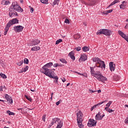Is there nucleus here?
Listing matches in <instances>:
<instances>
[{"label":"nucleus","mask_w":128,"mask_h":128,"mask_svg":"<svg viewBox=\"0 0 128 128\" xmlns=\"http://www.w3.org/2000/svg\"><path fill=\"white\" fill-rule=\"evenodd\" d=\"M62 42V40L59 39L56 41V44H58L60 42Z\"/></svg>","instance_id":"obj_35"},{"label":"nucleus","mask_w":128,"mask_h":128,"mask_svg":"<svg viewBox=\"0 0 128 128\" xmlns=\"http://www.w3.org/2000/svg\"><path fill=\"white\" fill-rule=\"evenodd\" d=\"M54 6H56V4H58V0H54L53 2Z\"/></svg>","instance_id":"obj_38"},{"label":"nucleus","mask_w":128,"mask_h":128,"mask_svg":"<svg viewBox=\"0 0 128 128\" xmlns=\"http://www.w3.org/2000/svg\"><path fill=\"white\" fill-rule=\"evenodd\" d=\"M24 26H18L14 27V30L16 32H21L24 30Z\"/></svg>","instance_id":"obj_11"},{"label":"nucleus","mask_w":128,"mask_h":128,"mask_svg":"<svg viewBox=\"0 0 128 128\" xmlns=\"http://www.w3.org/2000/svg\"><path fill=\"white\" fill-rule=\"evenodd\" d=\"M124 28H128V25H126Z\"/></svg>","instance_id":"obj_62"},{"label":"nucleus","mask_w":128,"mask_h":128,"mask_svg":"<svg viewBox=\"0 0 128 128\" xmlns=\"http://www.w3.org/2000/svg\"><path fill=\"white\" fill-rule=\"evenodd\" d=\"M42 4H48V0H40Z\"/></svg>","instance_id":"obj_30"},{"label":"nucleus","mask_w":128,"mask_h":128,"mask_svg":"<svg viewBox=\"0 0 128 128\" xmlns=\"http://www.w3.org/2000/svg\"><path fill=\"white\" fill-rule=\"evenodd\" d=\"M18 110H21V112H22V108H18Z\"/></svg>","instance_id":"obj_55"},{"label":"nucleus","mask_w":128,"mask_h":128,"mask_svg":"<svg viewBox=\"0 0 128 128\" xmlns=\"http://www.w3.org/2000/svg\"><path fill=\"white\" fill-rule=\"evenodd\" d=\"M3 88H4L2 87V86H0V92H2Z\"/></svg>","instance_id":"obj_52"},{"label":"nucleus","mask_w":128,"mask_h":128,"mask_svg":"<svg viewBox=\"0 0 128 128\" xmlns=\"http://www.w3.org/2000/svg\"><path fill=\"white\" fill-rule=\"evenodd\" d=\"M58 66H62V64H58Z\"/></svg>","instance_id":"obj_58"},{"label":"nucleus","mask_w":128,"mask_h":128,"mask_svg":"<svg viewBox=\"0 0 128 128\" xmlns=\"http://www.w3.org/2000/svg\"><path fill=\"white\" fill-rule=\"evenodd\" d=\"M60 104V100H59V101L57 102H56V105L58 106V104Z\"/></svg>","instance_id":"obj_49"},{"label":"nucleus","mask_w":128,"mask_h":128,"mask_svg":"<svg viewBox=\"0 0 128 128\" xmlns=\"http://www.w3.org/2000/svg\"><path fill=\"white\" fill-rule=\"evenodd\" d=\"M54 82H55V84H56V80H54Z\"/></svg>","instance_id":"obj_63"},{"label":"nucleus","mask_w":128,"mask_h":128,"mask_svg":"<svg viewBox=\"0 0 128 128\" xmlns=\"http://www.w3.org/2000/svg\"><path fill=\"white\" fill-rule=\"evenodd\" d=\"M112 10H114L111 9L110 10H107V12H108V14H110V12H112Z\"/></svg>","instance_id":"obj_46"},{"label":"nucleus","mask_w":128,"mask_h":128,"mask_svg":"<svg viewBox=\"0 0 128 128\" xmlns=\"http://www.w3.org/2000/svg\"><path fill=\"white\" fill-rule=\"evenodd\" d=\"M31 92H36V90L34 89H30Z\"/></svg>","instance_id":"obj_57"},{"label":"nucleus","mask_w":128,"mask_h":128,"mask_svg":"<svg viewBox=\"0 0 128 128\" xmlns=\"http://www.w3.org/2000/svg\"><path fill=\"white\" fill-rule=\"evenodd\" d=\"M3 4L5 6H8V4H10V1H8V0H4Z\"/></svg>","instance_id":"obj_28"},{"label":"nucleus","mask_w":128,"mask_h":128,"mask_svg":"<svg viewBox=\"0 0 128 128\" xmlns=\"http://www.w3.org/2000/svg\"><path fill=\"white\" fill-rule=\"evenodd\" d=\"M96 120H100V112H98L95 116Z\"/></svg>","instance_id":"obj_20"},{"label":"nucleus","mask_w":128,"mask_h":128,"mask_svg":"<svg viewBox=\"0 0 128 128\" xmlns=\"http://www.w3.org/2000/svg\"><path fill=\"white\" fill-rule=\"evenodd\" d=\"M124 122L126 123V124H128V118H127L126 120H124Z\"/></svg>","instance_id":"obj_54"},{"label":"nucleus","mask_w":128,"mask_h":128,"mask_svg":"<svg viewBox=\"0 0 128 128\" xmlns=\"http://www.w3.org/2000/svg\"><path fill=\"white\" fill-rule=\"evenodd\" d=\"M40 42V41L38 40H34L31 41L32 46H36V44H38Z\"/></svg>","instance_id":"obj_14"},{"label":"nucleus","mask_w":128,"mask_h":128,"mask_svg":"<svg viewBox=\"0 0 128 128\" xmlns=\"http://www.w3.org/2000/svg\"><path fill=\"white\" fill-rule=\"evenodd\" d=\"M89 92H90V94H92L94 92H96V91L92 90H89Z\"/></svg>","instance_id":"obj_48"},{"label":"nucleus","mask_w":128,"mask_h":128,"mask_svg":"<svg viewBox=\"0 0 128 128\" xmlns=\"http://www.w3.org/2000/svg\"><path fill=\"white\" fill-rule=\"evenodd\" d=\"M54 118H52V122H51V123L50 124V128L52 127V126H54Z\"/></svg>","instance_id":"obj_36"},{"label":"nucleus","mask_w":128,"mask_h":128,"mask_svg":"<svg viewBox=\"0 0 128 128\" xmlns=\"http://www.w3.org/2000/svg\"><path fill=\"white\" fill-rule=\"evenodd\" d=\"M104 110H106V112H110V113H112V112H114V110L108 107H105Z\"/></svg>","instance_id":"obj_23"},{"label":"nucleus","mask_w":128,"mask_h":128,"mask_svg":"<svg viewBox=\"0 0 128 128\" xmlns=\"http://www.w3.org/2000/svg\"><path fill=\"white\" fill-rule=\"evenodd\" d=\"M75 74H78L80 76H84V74H80V72H74Z\"/></svg>","instance_id":"obj_47"},{"label":"nucleus","mask_w":128,"mask_h":128,"mask_svg":"<svg viewBox=\"0 0 128 128\" xmlns=\"http://www.w3.org/2000/svg\"><path fill=\"white\" fill-rule=\"evenodd\" d=\"M81 49H82V48L80 47L76 48V50L77 52H80V50Z\"/></svg>","instance_id":"obj_44"},{"label":"nucleus","mask_w":128,"mask_h":128,"mask_svg":"<svg viewBox=\"0 0 128 128\" xmlns=\"http://www.w3.org/2000/svg\"><path fill=\"white\" fill-rule=\"evenodd\" d=\"M112 104V101H109V102L106 104V108H110V104Z\"/></svg>","instance_id":"obj_33"},{"label":"nucleus","mask_w":128,"mask_h":128,"mask_svg":"<svg viewBox=\"0 0 128 128\" xmlns=\"http://www.w3.org/2000/svg\"><path fill=\"white\" fill-rule=\"evenodd\" d=\"M94 67H90V74L92 76H94L98 80L99 82H104L106 80H108L106 78V76H102V72L100 71H94Z\"/></svg>","instance_id":"obj_2"},{"label":"nucleus","mask_w":128,"mask_h":128,"mask_svg":"<svg viewBox=\"0 0 128 128\" xmlns=\"http://www.w3.org/2000/svg\"><path fill=\"white\" fill-rule=\"evenodd\" d=\"M24 64V61L22 60L17 64L18 66H20Z\"/></svg>","instance_id":"obj_39"},{"label":"nucleus","mask_w":128,"mask_h":128,"mask_svg":"<svg viewBox=\"0 0 128 128\" xmlns=\"http://www.w3.org/2000/svg\"><path fill=\"white\" fill-rule=\"evenodd\" d=\"M34 8H30V12H32V14L34 12Z\"/></svg>","instance_id":"obj_50"},{"label":"nucleus","mask_w":128,"mask_h":128,"mask_svg":"<svg viewBox=\"0 0 128 128\" xmlns=\"http://www.w3.org/2000/svg\"><path fill=\"white\" fill-rule=\"evenodd\" d=\"M24 64H28V59L26 58L24 59Z\"/></svg>","instance_id":"obj_37"},{"label":"nucleus","mask_w":128,"mask_h":128,"mask_svg":"<svg viewBox=\"0 0 128 128\" xmlns=\"http://www.w3.org/2000/svg\"><path fill=\"white\" fill-rule=\"evenodd\" d=\"M97 35L104 34L105 36H111L112 31L108 29H100L96 32Z\"/></svg>","instance_id":"obj_6"},{"label":"nucleus","mask_w":128,"mask_h":128,"mask_svg":"<svg viewBox=\"0 0 128 128\" xmlns=\"http://www.w3.org/2000/svg\"><path fill=\"white\" fill-rule=\"evenodd\" d=\"M18 24V20L16 18H13L12 20H10L8 22L7 24L8 26L10 28L12 24Z\"/></svg>","instance_id":"obj_8"},{"label":"nucleus","mask_w":128,"mask_h":128,"mask_svg":"<svg viewBox=\"0 0 128 128\" xmlns=\"http://www.w3.org/2000/svg\"><path fill=\"white\" fill-rule=\"evenodd\" d=\"M54 72L52 71V72H50L46 76L50 78H54V80H56V84H58V76H54Z\"/></svg>","instance_id":"obj_10"},{"label":"nucleus","mask_w":128,"mask_h":128,"mask_svg":"<svg viewBox=\"0 0 128 128\" xmlns=\"http://www.w3.org/2000/svg\"><path fill=\"white\" fill-rule=\"evenodd\" d=\"M114 80L116 81L120 80V76H118V75L115 74L114 76Z\"/></svg>","instance_id":"obj_25"},{"label":"nucleus","mask_w":128,"mask_h":128,"mask_svg":"<svg viewBox=\"0 0 128 128\" xmlns=\"http://www.w3.org/2000/svg\"><path fill=\"white\" fill-rule=\"evenodd\" d=\"M106 102V100L103 101L98 104H96L94 106L90 109L91 112H92V110H94V108H98V106H100L101 104H104V102Z\"/></svg>","instance_id":"obj_13"},{"label":"nucleus","mask_w":128,"mask_h":128,"mask_svg":"<svg viewBox=\"0 0 128 128\" xmlns=\"http://www.w3.org/2000/svg\"><path fill=\"white\" fill-rule=\"evenodd\" d=\"M84 26H86V23L84 22Z\"/></svg>","instance_id":"obj_61"},{"label":"nucleus","mask_w":128,"mask_h":128,"mask_svg":"<svg viewBox=\"0 0 128 128\" xmlns=\"http://www.w3.org/2000/svg\"><path fill=\"white\" fill-rule=\"evenodd\" d=\"M88 60V56L86 55V54H83L81 55L80 58V60H82V62H86Z\"/></svg>","instance_id":"obj_12"},{"label":"nucleus","mask_w":128,"mask_h":128,"mask_svg":"<svg viewBox=\"0 0 128 128\" xmlns=\"http://www.w3.org/2000/svg\"><path fill=\"white\" fill-rule=\"evenodd\" d=\"M120 8L122 10H124L126 8V1H123L122 2V4L120 5Z\"/></svg>","instance_id":"obj_16"},{"label":"nucleus","mask_w":128,"mask_h":128,"mask_svg":"<svg viewBox=\"0 0 128 128\" xmlns=\"http://www.w3.org/2000/svg\"><path fill=\"white\" fill-rule=\"evenodd\" d=\"M0 102H4V100L0 99Z\"/></svg>","instance_id":"obj_64"},{"label":"nucleus","mask_w":128,"mask_h":128,"mask_svg":"<svg viewBox=\"0 0 128 128\" xmlns=\"http://www.w3.org/2000/svg\"><path fill=\"white\" fill-rule=\"evenodd\" d=\"M40 50V47L35 46L32 48L31 50L38 52V50Z\"/></svg>","instance_id":"obj_18"},{"label":"nucleus","mask_w":128,"mask_h":128,"mask_svg":"<svg viewBox=\"0 0 128 128\" xmlns=\"http://www.w3.org/2000/svg\"><path fill=\"white\" fill-rule=\"evenodd\" d=\"M77 122L79 128H84V125H82V112L80 110H79L77 113Z\"/></svg>","instance_id":"obj_5"},{"label":"nucleus","mask_w":128,"mask_h":128,"mask_svg":"<svg viewBox=\"0 0 128 128\" xmlns=\"http://www.w3.org/2000/svg\"><path fill=\"white\" fill-rule=\"evenodd\" d=\"M70 83H68L67 84H66V86H70Z\"/></svg>","instance_id":"obj_59"},{"label":"nucleus","mask_w":128,"mask_h":128,"mask_svg":"<svg viewBox=\"0 0 128 128\" xmlns=\"http://www.w3.org/2000/svg\"><path fill=\"white\" fill-rule=\"evenodd\" d=\"M52 96H54V93L52 92V93L51 94V96H52Z\"/></svg>","instance_id":"obj_60"},{"label":"nucleus","mask_w":128,"mask_h":128,"mask_svg":"<svg viewBox=\"0 0 128 128\" xmlns=\"http://www.w3.org/2000/svg\"><path fill=\"white\" fill-rule=\"evenodd\" d=\"M6 114H8L9 116H14V112H12L10 110H7L6 111Z\"/></svg>","instance_id":"obj_31"},{"label":"nucleus","mask_w":128,"mask_h":128,"mask_svg":"<svg viewBox=\"0 0 128 128\" xmlns=\"http://www.w3.org/2000/svg\"><path fill=\"white\" fill-rule=\"evenodd\" d=\"M103 14H106V16H107V14H108V10H106V11L104 12Z\"/></svg>","instance_id":"obj_45"},{"label":"nucleus","mask_w":128,"mask_h":128,"mask_svg":"<svg viewBox=\"0 0 128 128\" xmlns=\"http://www.w3.org/2000/svg\"><path fill=\"white\" fill-rule=\"evenodd\" d=\"M10 27L6 24L4 29L5 31L4 32V36H6V34H8V30H10Z\"/></svg>","instance_id":"obj_22"},{"label":"nucleus","mask_w":128,"mask_h":128,"mask_svg":"<svg viewBox=\"0 0 128 128\" xmlns=\"http://www.w3.org/2000/svg\"><path fill=\"white\" fill-rule=\"evenodd\" d=\"M118 2H120V0H114L113 2H112L110 5H109L108 6V8H110V6H114V4H118Z\"/></svg>","instance_id":"obj_19"},{"label":"nucleus","mask_w":128,"mask_h":128,"mask_svg":"<svg viewBox=\"0 0 128 128\" xmlns=\"http://www.w3.org/2000/svg\"><path fill=\"white\" fill-rule=\"evenodd\" d=\"M52 62H51L46 64L44 65L42 68L43 71L42 72V70H40V72H42V74H45L46 76L48 74H50V72H52V70L48 69L51 66H52Z\"/></svg>","instance_id":"obj_4"},{"label":"nucleus","mask_w":128,"mask_h":128,"mask_svg":"<svg viewBox=\"0 0 128 128\" xmlns=\"http://www.w3.org/2000/svg\"><path fill=\"white\" fill-rule=\"evenodd\" d=\"M82 50H83V52H86L90 50V48L88 46H84L82 47Z\"/></svg>","instance_id":"obj_24"},{"label":"nucleus","mask_w":128,"mask_h":128,"mask_svg":"<svg viewBox=\"0 0 128 128\" xmlns=\"http://www.w3.org/2000/svg\"><path fill=\"white\" fill-rule=\"evenodd\" d=\"M54 120V124H57L56 128H62V126H64V122L60 120L59 118H53Z\"/></svg>","instance_id":"obj_7"},{"label":"nucleus","mask_w":128,"mask_h":128,"mask_svg":"<svg viewBox=\"0 0 128 128\" xmlns=\"http://www.w3.org/2000/svg\"><path fill=\"white\" fill-rule=\"evenodd\" d=\"M80 38V34H76L74 35V40H78Z\"/></svg>","instance_id":"obj_29"},{"label":"nucleus","mask_w":128,"mask_h":128,"mask_svg":"<svg viewBox=\"0 0 128 128\" xmlns=\"http://www.w3.org/2000/svg\"><path fill=\"white\" fill-rule=\"evenodd\" d=\"M8 16L10 18H14V16H18V12H22L24 10L20 6V4L16 2H12V4L10 6L8 10Z\"/></svg>","instance_id":"obj_1"},{"label":"nucleus","mask_w":128,"mask_h":128,"mask_svg":"<svg viewBox=\"0 0 128 128\" xmlns=\"http://www.w3.org/2000/svg\"><path fill=\"white\" fill-rule=\"evenodd\" d=\"M64 22L65 24H70V20H68V18H66L65 19Z\"/></svg>","instance_id":"obj_41"},{"label":"nucleus","mask_w":128,"mask_h":128,"mask_svg":"<svg viewBox=\"0 0 128 128\" xmlns=\"http://www.w3.org/2000/svg\"><path fill=\"white\" fill-rule=\"evenodd\" d=\"M68 56L72 60H76V57H74V53H72V52H70Z\"/></svg>","instance_id":"obj_21"},{"label":"nucleus","mask_w":128,"mask_h":128,"mask_svg":"<svg viewBox=\"0 0 128 128\" xmlns=\"http://www.w3.org/2000/svg\"><path fill=\"white\" fill-rule=\"evenodd\" d=\"M60 61L61 62H62V64H68V62L66 61V59L64 58H60Z\"/></svg>","instance_id":"obj_27"},{"label":"nucleus","mask_w":128,"mask_h":128,"mask_svg":"<svg viewBox=\"0 0 128 128\" xmlns=\"http://www.w3.org/2000/svg\"><path fill=\"white\" fill-rule=\"evenodd\" d=\"M98 94H100V92H102V90H98Z\"/></svg>","instance_id":"obj_56"},{"label":"nucleus","mask_w":128,"mask_h":128,"mask_svg":"<svg viewBox=\"0 0 128 128\" xmlns=\"http://www.w3.org/2000/svg\"><path fill=\"white\" fill-rule=\"evenodd\" d=\"M5 98L8 100V102H9L10 104H12V97L8 94H6L5 95Z\"/></svg>","instance_id":"obj_15"},{"label":"nucleus","mask_w":128,"mask_h":128,"mask_svg":"<svg viewBox=\"0 0 128 128\" xmlns=\"http://www.w3.org/2000/svg\"><path fill=\"white\" fill-rule=\"evenodd\" d=\"M25 98H26V100H29V102H32V98H30V97H28V96L26 95H24Z\"/></svg>","instance_id":"obj_32"},{"label":"nucleus","mask_w":128,"mask_h":128,"mask_svg":"<svg viewBox=\"0 0 128 128\" xmlns=\"http://www.w3.org/2000/svg\"><path fill=\"white\" fill-rule=\"evenodd\" d=\"M0 76L2 78H6V76L2 73H0Z\"/></svg>","instance_id":"obj_34"},{"label":"nucleus","mask_w":128,"mask_h":128,"mask_svg":"<svg viewBox=\"0 0 128 128\" xmlns=\"http://www.w3.org/2000/svg\"><path fill=\"white\" fill-rule=\"evenodd\" d=\"M28 66H26L24 68H22L21 70V72H20L22 73V72H26L28 70Z\"/></svg>","instance_id":"obj_26"},{"label":"nucleus","mask_w":128,"mask_h":128,"mask_svg":"<svg viewBox=\"0 0 128 128\" xmlns=\"http://www.w3.org/2000/svg\"><path fill=\"white\" fill-rule=\"evenodd\" d=\"M54 68H58V64L56 63V64H54L53 65Z\"/></svg>","instance_id":"obj_43"},{"label":"nucleus","mask_w":128,"mask_h":128,"mask_svg":"<svg viewBox=\"0 0 128 128\" xmlns=\"http://www.w3.org/2000/svg\"><path fill=\"white\" fill-rule=\"evenodd\" d=\"M114 62H110V69L111 70V72H114Z\"/></svg>","instance_id":"obj_17"},{"label":"nucleus","mask_w":128,"mask_h":128,"mask_svg":"<svg viewBox=\"0 0 128 128\" xmlns=\"http://www.w3.org/2000/svg\"><path fill=\"white\" fill-rule=\"evenodd\" d=\"M82 76H84L85 78H88V74H83V75Z\"/></svg>","instance_id":"obj_53"},{"label":"nucleus","mask_w":128,"mask_h":128,"mask_svg":"<svg viewBox=\"0 0 128 128\" xmlns=\"http://www.w3.org/2000/svg\"><path fill=\"white\" fill-rule=\"evenodd\" d=\"M92 60L94 62H96V66L97 68H106V64L104 62L102 61L100 58L98 57H94L92 58Z\"/></svg>","instance_id":"obj_3"},{"label":"nucleus","mask_w":128,"mask_h":128,"mask_svg":"<svg viewBox=\"0 0 128 128\" xmlns=\"http://www.w3.org/2000/svg\"><path fill=\"white\" fill-rule=\"evenodd\" d=\"M106 115L104 114H102V116L100 115V120H102V118L105 116Z\"/></svg>","instance_id":"obj_42"},{"label":"nucleus","mask_w":128,"mask_h":128,"mask_svg":"<svg viewBox=\"0 0 128 128\" xmlns=\"http://www.w3.org/2000/svg\"><path fill=\"white\" fill-rule=\"evenodd\" d=\"M61 80L63 82H66V78H61Z\"/></svg>","instance_id":"obj_51"},{"label":"nucleus","mask_w":128,"mask_h":128,"mask_svg":"<svg viewBox=\"0 0 128 128\" xmlns=\"http://www.w3.org/2000/svg\"><path fill=\"white\" fill-rule=\"evenodd\" d=\"M46 115L44 114V115H43L42 118V120H43V122H46Z\"/></svg>","instance_id":"obj_40"},{"label":"nucleus","mask_w":128,"mask_h":128,"mask_svg":"<svg viewBox=\"0 0 128 128\" xmlns=\"http://www.w3.org/2000/svg\"><path fill=\"white\" fill-rule=\"evenodd\" d=\"M96 120L94 119H90L88 123V126L90 128L92 126H96Z\"/></svg>","instance_id":"obj_9"}]
</instances>
